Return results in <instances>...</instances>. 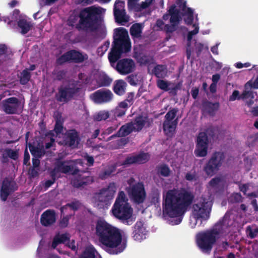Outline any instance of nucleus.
I'll return each instance as SVG.
<instances>
[{
	"label": "nucleus",
	"mask_w": 258,
	"mask_h": 258,
	"mask_svg": "<svg viewBox=\"0 0 258 258\" xmlns=\"http://www.w3.org/2000/svg\"><path fill=\"white\" fill-rule=\"evenodd\" d=\"M113 14L115 22L118 24L123 25L124 23L129 21V17L126 15L125 10L120 11L119 10H115Z\"/></svg>",
	"instance_id": "obj_30"
},
{
	"label": "nucleus",
	"mask_w": 258,
	"mask_h": 258,
	"mask_svg": "<svg viewBox=\"0 0 258 258\" xmlns=\"http://www.w3.org/2000/svg\"><path fill=\"white\" fill-rule=\"evenodd\" d=\"M109 116V113L107 111H100L96 113L93 115V120L95 121H100L102 120H105Z\"/></svg>",
	"instance_id": "obj_44"
},
{
	"label": "nucleus",
	"mask_w": 258,
	"mask_h": 258,
	"mask_svg": "<svg viewBox=\"0 0 258 258\" xmlns=\"http://www.w3.org/2000/svg\"><path fill=\"white\" fill-rule=\"evenodd\" d=\"M70 240V236L68 233H63L61 234H57L53 238L51 246L53 248H55L60 243H65Z\"/></svg>",
	"instance_id": "obj_31"
},
{
	"label": "nucleus",
	"mask_w": 258,
	"mask_h": 258,
	"mask_svg": "<svg viewBox=\"0 0 258 258\" xmlns=\"http://www.w3.org/2000/svg\"><path fill=\"white\" fill-rule=\"evenodd\" d=\"M56 167L57 171L61 172L64 174L72 171L73 169V166L64 165V162L63 161L58 162L56 164Z\"/></svg>",
	"instance_id": "obj_43"
},
{
	"label": "nucleus",
	"mask_w": 258,
	"mask_h": 258,
	"mask_svg": "<svg viewBox=\"0 0 258 258\" xmlns=\"http://www.w3.org/2000/svg\"><path fill=\"white\" fill-rule=\"evenodd\" d=\"M185 179L189 181H192L197 180V177L196 173L195 171L193 172L192 173L188 172L186 173L185 176Z\"/></svg>",
	"instance_id": "obj_58"
},
{
	"label": "nucleus",
	"mask_w": 258,
	"mask_h": 258,
	"mask_svg": "<svg viewBox=\"0 0 258 258\" xmlns=\"http://www.w3.org/2000/svg\"><path fill=\"white\" fill-rule=\"evenodd\" d=\"M224 182V178L222 176H217L212 178L209 182V185L212 187H217Z\"/></svg>",
	"instance_id": "obj_48"
},
{
	"label": "nucleus",
	"mask_w": 258,
	"mask_h": 258,
	"mask_svg": "<svg viewBox=\"0 0 258 258\" xmlns=\"http://www.w3.org/2000/svg\"><path fill=\"white\" fill-rule=\"evenodd\" d=\"M228 220L229 219L224 216L212 229L199 233L197 235L198 246L203 252L210 253L219 235L228 232L226 229L228 227Z\"/></svg>",
	"instance_id": "obj_4"
},
{
	"label": "nucleus",
	"mask_w": 258,
	"mask_h": 258,
	"mask_svg": "<svg viewBox=\"0 0 258 258\" xmlns=\"http://www.w3.org/2000/svg\"><path fill=\"white\" fill-rule=\"evenodd\" d=\"M125 3L124 1L117 0L115 2L114 5L113 11L115 10H119L121 11L123 10H125Z\"/></svg>",
	"instance_id": "obj_55"
},
{
	"label": "nucleus",
	"mask_w": 258,
	"mask_h": 258,
	"mask_svg": "<svg viewBox=\"0 0 258 258\" xmlns=\"http://www.w3.org/2000/svg\"><path fill=\"white\" fill-rule=\"evenodd\" d=\"M133 237L136 241H141L145 238V229L141 222H137L134 226Z\"/></svg>",
	"instance_id": "obj_24"
},
{
	"label": "nucleus",
	"mask_w": 258,
	"mask_h": 258,
	"mask_svg": "<svg viewBox=\"0 0 258 258\" xmlns=\"http://www.w3.org/2000/svg\"><path fill=\"white\" fill-rule=\"evenodd\" d=\"M116 167L117 165L115 164L108 165L103 171L100 173L99 175V178L102 180H104L110 177L115 172Z\"/></svg>",
	"instance_id": "obj_35"
},
{
	"label": "nucleus",
	"mask_w": 258,
	"mask_h": 258,
	"mask_svg": "<svg viewBox=\"0 0 258 258\" xmlns=\"http://www.w3.org/2000/svg\"><path fill=\"white\" fill-rule=\"evenodd\" d=\"M178 111V109L176 108L169 110L165 116L164 121H173L175 119L174 118L176 116Z\"/></svg>",
	"instance_id": "obj_46"
},
{
	"label": "nucleus",
	"mask_w": 258,
	"mask_h": 258,
	"mask_svg": "<svg viewBox=\"0 0 258 258\" xmlns=\"http://www.w3.org/2000/svg\"><path fill=\"white\" fill-rule=\"evenodd\" d=\"M55 124L54 131L57 135H58L62 132L63 121H61V114L58 112L55 116Z\"/></svg>",
	"instance_id": "obj_41"
},
{
	"label": "nucleus",
	"mask_w": 258,
	"mask_h": 258,
	"mask_svg": "<svg viewBox=\"0 0 258 258\" xmlns=\"http://www.w3.org/2000/svg\"><path fill=\"white\" fill-rule=\"evenodd\" d=\"M28 147L30 152L33 157L41 158L45 154V151L43 146L38 147L29 143Z\"/></svg>",
	"instance_id": "obj_36"
},
{
	"label": "nucleus",
	"mask_w": 258,
	"mask_h": 258,
	"mask_svg": "<svg viewBox=\"0 0 258 258\" xmlns=\"http://www.w3.org/2000/svg\"><path fill=\"white\" fill-rule=\"evenodd\" d=\"M134 57L141 64L146 65L149 64L153 59L152 57L144 54L140 51H138L136 47L134 50Z\"/></svg>",
	"instance_id": "obj_27"
},
{
	"label": "nucleus",
	"mask_w": 258,
	"mask_h": 258,
	"mask_svg": "<svg viewBox=\"0 0 258 258\" xmlns=\"http://www.w3.org/2000/svg\"><path fill=\"white\" fill-rule=\"evenodd\" d=\"M126 83L123 80H118L115 81L113 87L114 92L119 96L123 95L125 92Z\"/></svg>",
	"instance_id": "obj_32"
},
{
	"label": "nucleus",
	"mask_w": 258,
	"mask_h": 258,
	"mask_svg": "<svg viewBox=\"0 0 258 258\" xmlns=\"http://www.w3.org/2000/svg\"><path fill=\"white\" fill-rule=\"evenodd\" d=\"M157 85L159 89L164 91H168L170 90L169 83L167 81L159 79L157 81Z\"/></svg>",
	"instance_id": "obj_49"
},
{
	"label": "nucleus",
	"mask_w": 258,
	"mask_h": 258,
	"mask_svg": "<svg viewBox=\"0 0 258 258\" xmlns=\"http://www.w3.org/2000/svg\"><path fill=\"white\" fill-rule=\"evenodd\" d=\"M67 71L64 70H54L52 74L53 76V80L54 81H62L66 76Z\"/></svg>",
	"instance_id": "obj_45"
},
{
	"label": "nucleus",
	"mask_w": 258,
	"mask_h": 258,
	"mask_svg": "<svg viewBox=\"0 0 258 258\" xmlns=\"http://www.w3.org/2000/svg\"><path fill=\"white\" fill-rule=\"evenodd\" d=\"M160 192L158 189H153L151 191V202L155 205L158 204L160 201Z\"/></svg>",
	"instance_id": "obj_47"
},
{
	"label": "nucleus",
	"mask_w": 258,
	"mask_h": 258,
	"mask_svg": "<svg viewBox=\"0 0 258 258\" xmlns=\"http://www.w3.org/2000/svg\"><path fill=\"white\" fill-rule=\"evenodd\" d=\"M244 88L246 90H248L250 88L258 89V77L254 81L250 80L246 82L244 85Z\"/></svg>",
	"instance_id": "obj_51"
},
{
	"label": "nucleus",
	"mask_w": 258,
	"mask_h": 258,
	"mask_svg": "<svg viewBox=\"0 0 258 258\" xmlns=\"http://www.w3.org/2000/svg\"><path fill=\"white\" fill-rule=\"evenodd\" d=\"M128 187L125 188L130 200L135 204L140 205L144 203L147 198V193L144 183L142 181L135 182L134 177L127 180Z\"/></svg>",
	"instance_id": "obj_7"
},
{
	"label": "nucleus",
	"mask_w": 258,
	"mask_h": 258,
	"mask_svg": "<svg viewBox=\"0 0 258 258\" xmlns=\"http://www.w3.org/2000/svg\"><path fill=\"white\" fill-rule=\"evenodd\" d=\"M209 140L207 133L201 132L197 139L195 154L197 157H204L207 155Z\"/></svg>",
	"instance_id": "obj_15"
},
{
	"label": "nucleus",
	"mask_w": 258,
	"mask_h": 258,
	"mask_svg": "<svg viewBox=\"0 0 258 258\" xmlns=\"http://www.w3.org/2000/svg\"><path fill=\"white\" fill-rule=\"evenodd\" d=\"M199 29V27L196 26L195 27L194 30L190 31L188 33L187 36L188 41L190 42L191 39L192 38L193 36L198 33Z\"/></svg>",
	"instance_id": "obj_61"
},
{
	"label": "nucleus",
	"mask_w": 258,
	"mask_h": 258,
	"mask_svg": "<svg viewBox=\"0 0 258 258\" xmlns=\"http://www.w3.org/2000/svg\"><path fill=\"white\" fill-rule=\"evenodd\" d=\"M135 68L134 61L130 58H123L119 60L115 69L121 75H124L132 73Z\"/></svg>",
	"instance_id": "obj_16"
},
{
	"label": "nucleus",
	"mask_w": 258,
	"mask_h": 258,
	"mask_svg": "<svg viewBox=\"0 0 258 258\" xmlns=\"http://www.w3.org/2000/svg\"><path fill=\"white\" fill-rule=\"evenodd\" d=\"M90 98L96 104H106L112 100L113 94L109 89H100L91 94Z\"/></svg>",
	"instance_id": "obj_13"
},
{
	"label": "nucleus",
	"mask_w": 258,
	"mask_h": 258,
	"mask_svg": "<svg viewBox=\"0 0 258 258\" xmlns=\"http://www.w3.org/2000/svg\"><path fill=\"white\" fill-rule=\"evenodd\" d=\"M246 232L248 237L251 239L255 238L258 234V227H255L254 228L248 226L246 228Z\"/></svg>",
	"instance_id": "obj_50"
},
{
	"label": "nucleus",
	"mask_w": 258,
	"mask_h": 258,
	"mask_svg": "<svg viewBox=\"0 0 258 258\" xmlns=\"http://www.w3.org/2000/svg\"><path fill=\"white\" fill-rule=\"evenodd\" d=\"M157 173L159 176L167 177L170 176L171 170L165 164L158 165L156 167Z\"/></svg>",
	"instance_id": "obj_38"
},
{
	"label": "nucleus",
	"mask_w": 258,
	"mask_h": 258,
	"mask_svg": "<svg viewBox=\"0 0 258 258\" xmlns=\"http://www.w3.org/2000/svg\"><path fill=\"white\" fill-rule=\"evenodd\" d=\"M177 124L178 118L173 121H163V130L167 137L172 138L174 136Z\"/></svg>",
	"instance_id": "obj_22"
},
{
	"label": "nucleus",
	"mask_w": 258,
	"mask_h": 258,
	"mask_svg": "<svg viewBox=\"0 0 258 258\" xmlns=\"http://www.w3.org/2000/svg\"><path fill=\"white\" fill-rule=\"evenodd\" d=\"M84 159L87 161L86 165L91 167L92 166L94 163V159L93 156H90L87 153H85L83 156Z\"/></svg>",
	"instance_id": "obj_56"
},
{
	"label": "nucleus",
	"mask_w": 258,
	"mask_h": 258,
	"mask_svg": "<svg viewBox=\"0 0 258 258\" xmlns=\"http://www.w3.org/2000/svg\"><path fill=\"white\" fill-rule=\"evenodd\" d=\"M20 80V83L21 85H25L28 83L31 78V74L28 71V69H26L22 71L20 76H18Z\"/></svg>",
	"instance_id": "obj_42"
},
{
	"label": "nucleus",
	"mask_w": 258,
	"mask_h": 258,
	"mask_svg": "<svg viewBox=\"0 0 258 258\" xmlns=\"http://www.w3.org/2000/svg\"><path fill=\"white\" fill-rule=\"evenodd\" d=\"M81 203L78 200H75L74 201L72 202L71 203H68L66 206L69 207L74 211L78 210L81 207Z\"/></svg>",
	"instance_id": "obj_53"
},
{
	"label": "nucleus",
	"mask_w": 258,
	"mask_h": 258,
	"mask_svg": "<svg viewBox=\"0 0 258 258\" xmlns=\"http://www.w3.org/2000/svg\"><path fill=\"white\" fill-rule=\"evenodd\" d=\"M147 121V118L142 115H139L136 116L134 119L131 121L134 124L135 128V132L141 131Z\"/></svg>",
	"instance_id": "obj_33"
},
{
	"label": "nucleus",
	"mask_w": 258,
	"mask_h": 258,
	"mask_svg": "<svg viewBox=\"0 0 258 258\" xmlns=\"http://www.w3.org/2000/svg\"><path fill=\"white\" fill-rule=\"evenodd\" d=\"M219 103H212L208 100L202 102L203 110L207 113L210 116H213L215 115L216 111L219 109Z\"/></svg>",
	"instance_id": "obj_25"
},
{
	"label": "nucleus",
	"mask_w": 258,
	"mask_h": 258,
	"mask_svg": "<svg viewBox=\"0 0 258 258\" xmlns=\"http://www.w3.org/2000/svg\"><path fill=\"white\" fill-rule=\"evenodd\" d=\"M143 27L140 23H135L130 28V34L133 39L141 37Z\"/></svg>",
	"instance_id": "obj_37"
},
{
	"label": "nucleus",
	"mask_w": 258,
	"mask_h": 258,
	"mask_svg": "<svg viewBox=\"0 0 258 258\" xmlns=\"http://www.w3.org/2000/svg\"><path fill=\"white\" fill-rule=\"evenodd\" d=\"M93 179L91 176H84L79 175L72 179V186L77 188H84L85 186L91 184Z\"/></svg>",
	"instance_id": "obj_21"
},
{
	"label": "nucleus",
	"mask_w": 258,
	"mask_h": 258,
	"mask_svg": "<svg viewBox=\"0 0 258 258\" xmlns=\"http://www.w3.org/2000/svg\"><path fill=\"white\" fill-rule=\"evenodd\" d=\"M112 82V79L106 74L100 75L97 80L99 87H108Z\"/></svg>",
	"instance_id": "obj_39"
},
{
	"label": "nucleus",
	"mask_w": 258,
	"mask_h": 258,
	"mask_svg": "<svg viewBox=\"0 0 258 258\" xmlns=\"http://www.w3.org/2000/svg\"><path fill=\"white\" fill-rule=\"evenodd\" d=\"M167 12L169 13L170 15V23L178 25L182 19L180 10L176 8L175 5H172L169 7Z\"/></svg>",
	"instance_id": "obj_26"
},
{
	"label": "nucleus",
	"mask_w": 258,
	"mask_h": 258,
	"mask_svg": "<svg viewBox=\"0 0 258 258\" xmlns=\"http://www.w3.org/2000/svg\"><path fill=\"white\" fill-rule=\"evenodd\" d=\"M95 234L109 254H117L126 247L125 243L121 244L122 237L119 229L104 220H98L96 222Z\"/></svg>",
	"instance_id": "obj_3"
},
{
	"label": "nucleus",
	"mask_w": 258,
	"mask_h": 258,
	"mask_svg": "<svg viewBox=\"0 0 258 258\" xmlns=\"http://www.w3.org/2000/svg\"><path fill=\"white\" fill-rule=\"evenodd\" d=\"M225 159L223 152H215L211 157L205 164L203 170L206 174L210 177L216 174L220 170Z\"/></svg>",
	"instance_id": "obj_9"
},
{
	"label": "nucleus",
	"mask_w": 258,
	"mask_h": 258,
	"mask_svg": "<svg viewBox=\"0 0 258 258\" xmlns=\"http://www.w3.org/2000/svg\"><path fill=\"white\" fill-rule=\"evenodd\" d=\"M80 91L78 87H71L69 86L60 87L58 89V93L55 98L59 102H68L71 100Z\"/></svg>",
	"instance_id": "obj_14"
},
{
	"label": "nucleus",
	"mask_w": 258,
	"mask_h": 258,
	"mask_svg": "<svg viewBox=\"0 0 258 258\" xmlns=\"http://www.w3.org/2000/svg\"><path fill=\"white\" fill-rule=\"evenodd\" d=\"M101 10L94 6L81 10L79 13L74 12L69 16L68 24L74 27L80 32H96L101 27L103 18Z\"/></svg>",
	"instance_id": "obj_2"
},
{
	"label": "nucleus",
	"mask_w": 258,
	"mask_h": 258,
	"mask_svg": "<svg viewBox=\"0 0 258 258\" xmlns=\"http://www.w3.org/2000/svg\"><path fill=\"white\" fill-rule=\"evenodd\" d=\"M167 73V66L165 64H156L152 70V74L158 78H164Z\"/></svg>",
	"instance_id": "obj_28"
},
{
	"label": "nucleus",
	"mask_w": 258,
	"mask_h": 258,
	"mask_svg": "<svg viewBox=\"0 0 258 258\" xmlns=\"http://www.w3.org/2000/svg\"><path fill=\"white\" fill-rule=\"evenodd\" d=\"M254 97L253 92L251 91L246 90L245 89L241 94V99L248 98L253 99Z\"/></svg>",
	"instance_id": "obj_54"
},
{
	"label": "nucleus",
	"mask_w": 258,
	"mask_h": 258,
	"mask_svg": "<svg viewBox=\"0 0 258 258\" xmlns=\"http://www.w3.org/2000/svg\"><path fill=\"white\" fill-rule=\"evenodd\" d=\"M69 216L64 217L62 219H61L59 222V226L61 227L64 228L66 227L69 224Z\"/></svg>",
	"instance_id": "obj_63"
},
{
	"label": "nucleus",
	"mask_w": 258,
	"mask_h": 258,
	"mask_svg": "<svg viewBox=\"0 0 258 258\" xmlns=\"http://www.w3.org/2000/svg\"><path fill=\"white\" fill-rule=\"evenodd\" d=\"M116 187L114 182H110L106 187L100 189L99 191L95 194V200L102 203L107 205L111 201L116 192Z\"/></svg>",
	"instance_id": "obj_11"
},
{
	"label": "nucleus",
	"mask_w": 258,
	"mask_h": 258,
	"mask_svg": "<svg viewBox=\"0 0 258 258\" xmlns=\"http://www.w3.org/2000/svg\"><path fill=\"white\" fill-rule=\"evenodd\" d=\"M17 186L15 182H12L8 178H5L1 186L0 197L3 201H6L7 200L10 194L17 189Z\"/></svg>",
	"instance_id": "obj_18"
},
{
	"label": "nucleus",
	"mask_w": 258,
	"mask_h": 258,
	"mask_svg": "<svg viewBox=\"0 0 258 258\" xmlns=\"http://www.w3.org/2000/svg\"><path fill=\"white\" fill-rule=\"evenodd\" d=\"M131 42L126 29L119 27L114 29L113 41L108 59L110 63H115L123 53L131 51Z\"/></svg>",
	"instance_id": "obj_5"
},
{
	"label": "nucleus",
	"mask_w": 258,
	"mask_h": 258,
	"mask_svg": "<svg viewBox=\"0 0 258 258\" xmlns=\"http://www.w3.org/2000/svg\"><path fill=\"white\" fill-rule=\"evenodd\" d=\"M79 258H102L93 247H87Z\"/></svg>",
	"instance_id": "obj_34"
},
{
	"label": "nucleus",
	"mask_w": 258,
	"mask_h": 258,
	"mask_svg": "<svg viewBox=\"0 0 258 258\" xmlns=\"http://www.w3.org/2000/svg\"><path fill=\"white\" fill-rule=\"evenodd\" d=\"M194 198V194L185 188L168 190L163 196V214L170 218H176L175 224H180Z\"/></svg>",
	"instance_id": "obj_1"
},
{
	"label": "nucleus",
	"mask_w": 258,
	"mask_h": 258,
	"mask_svg": "<svg viewBox=\"0 0 258 258\" xmlns=\"http://www.w3.org/2000/svg\"><path fill=\"white\" fill-rule=\"evenodd\" d=\"M149 158L150 155L148 153H141L137 155L127 157L123 162V164H144L149 160Z\"/></svg>",
	"instance_id": "obj_19"
},
{
	"label": "nucleus",
	"mask_w": 258,
	"mask_h": 258,
	"mask_svg": "<svg viewBox=\"0 0 258 258\" xmlns=\"http://www.w3.org/2000/svg\"><path fill=\"white\" fill-rule=\"evenodd\" d=\"M113 215L123 223L128 224V220L132 216L133 210L128 203L124 191L119 192L111 210Z\"/></svg>",
	"instance_id": "obj_6"
},
{
	"label": "nucleus",
	"mask_w": 258,
	"mask_h": 258,
	"mask_svg": "<svg viewBox=\"0 0 258 258\" xmlns=\"http://www.w3.org/2000/svg\"><path fill=\"white\" fill-rule=\"evenodd\" d=\"M126 112V110L122 109L118 107H117L115 110V115L117 117H121L123 116Z\"/></svg>",
	"instance_id": "obj_64"
},
{
	"label": "nucleus",
	"mask_w": 258,
	"mask_h": 258,
	"mask_svg": "<svg viewBox=\"0 0 258 258\" xmlns=\"http://www.w3.org/2000/svg\"><path fill=\"white\" fill-rule=\"evenodd\" d=\"M135 127L132 122H128L122 125L116 134L112 135L109 139H113L115 137H126L135 131Z\"/></svg>",
	"instance_id": "obj_23"
},
{
	"label": "nucleus",
	"mask_w": 258,
	"mask_h": 258,
	"mask_svg": "<svg viewBox=\"0 0 258 258\" xmlns=\"http://www.w3.org/2000/svg\"><path fill=\"white\" fill-rule=\"evenodd\" d=\"M177 26L174 23H171V25L166 24L164 27V29L167 32L172 33L176 30Z\"/></svg>",
	"instance_id": "obj_59"
},
{
	"label": "nucleus",
	"mask_w": 258,
	"mask_h": 258,
	"mask_svg": "<svg viewBox=\"0 0 258 258\" xmlns=\"http://www.w3.org/2000/svg\"><path fill=\"white\" fill-rule=\"evenodd\" d=\"M5 152L8 156L11 159L16 160L18 158V152L17 151H14L11 149H6Z\"/></svg>",
	"instance_id": "obj_52"
},
{
	"label": "nucleus",
	"mask_w": 258,
	"mask_h": 258,
	"mask_svg": "<svg viewBox=\"0 0 258 258\" xmlns=\"http://www.w3.org/2000/svg\"><path fill=\"white\" fill-rule=\"evenodd\" d=\"M212 202L205 198L202 197L197 203L192 205V213L197 220L201 219L207 220L210 216Z\"/></svg>",
	"instance_id": "obj_8"
},
{
	"label": "nucleus",
	"mask_w": 258,
	"mask_h": 258,
	"mask_svg": "<svg viewBox=\"0 0 258 258\" xmlns=\"http://www.w3.org/2000/svg\"><path fill=\"white\" fill-rule=\"evenodd\" d=\"M177 5L178 6L179 8L182 11V13H184L187 10V8L186 7V2H183V0H177L176 2Z\"/></svg>",
	"instance_id": "obj_62"
},
{
	"label": "nucleus",
	"mask_w": 258,
	"mask_h": 258,
	"mask_svg": "<svg viewBox=\"0 0 258 258\" xmlns=\"http://www.w3.org/2000/svg\"><path fill=\"white\" fill-rule=\"evenodd\" d=\"M56 221V213L54 210H47L41 215L40 223L45 227L53 225Z\"/></svg>",
	"instance_id": "obj_20"
},
{
	"label": "nucleus",
	"mask_w": 258,
	"mask_h": 258,
	"mask_svg": "<svg viewBox=\"0 0 258 258\" xmlns=\"http://www.w3.org/2000/svg\"><path fill=\"white\" fill-rule=\"evenodd\" d=\"M182 16L184 17L185 23L187 25H191L194 22V11L190 8H187L186 11L182 13Z\"/></svg>",
	"instance_id": "obj_40"
},
{
	"label": "nucleus",
	"mask_w": 258,
	"mask_h": 258,
	"mask_svg": "<svg viewBox=\"0 0 258 258\" xmlns=\"http://www.w3.org/2000/svg\"><path fill=\"white\" fill-rule=\"evenodd\" d=\"M3 108L8 114H19L23 110L20 100L15 97L8 98L3 101Z\"/></svg>",
	"instance_id": "obj_12"
},
{
	"label": "nucleus",
	"mask_w": 258,
	"mask_h": 258,
	"mask_svg": "<svg viewBox=\"0 0 258 258\" xmlns=\"http://www.w3.org/2000/svg\"><path fill=\"white\" fill-rule=\"evenodd\" d=\"M88 55L83 52L72 49L63 53L56 60L58 65H62L66 62H74L81 63L88 59Z\"/></svg>",
	"instance_id": "obj_10"
},
{
	"label": "nucleus",
	"mask_w": 258,
	"mask_h": 258,
	"mask_svg": "<svg viewBox=\"0 0 258 258\" xmlns=\"http://www.w3.org/2000/svg\"><path fill=\"white\" fill-rule=\"evenodd\" d=\"M80 141L79 133L75 130H70L67 132L64 137V145L72 149L78 148Z\"/></svg>",
	"instance_id": "obj_17"
},
{
	"label": "nucleus",
	"mask_w": 258,
	"mask_h": 258,
	"mask_svg": "<svg viewBox=\"0 0 258 258\" xmlns=\"http://www.w3.org/2000/svg\"><path fill=\"white\" fill-rule=\"evenodd\" d=\"M236 99H241V95H239V92L238 90H234L233 92L232 95L230 96L229 100L233 101Z\"/></svg>",
	"instance_id": "obj_60"
},
{
	"label": "nucleus",
	"mask_w": 258,
	"mask_h": 258,
	"mask_svg": "<svg viewBox=\"0 0 258 258\" xmlns=\"http://www.w3.org/2000/svg\"><path fill=\"white\" fill-rule=\"evenodd\" d=\"M18 27L21 29V33L23 35L27 34L33 27V24L25 19H20L17 22Z\"/></svg>",
	"instance_id": "obj_29"
},
{
	"label": "nucleus",
	"mask_w": 258,
	"mask_h": 258,
	"mask_svg": "<svg viewBox=\"0 0 258 258\" xmlns=\"http://www.w3.org/2000/svg\"><path fill=\"white\" fill-rule=\"evenodd\" d=\"M181 86H182V82H179L177 83L176 84H175V85L173 87L170 89L169 93L172 95H173V96L176 95L178 90H180Z\"/></svg>",
	"instance_id": "obj_57"
}]
</instances>
